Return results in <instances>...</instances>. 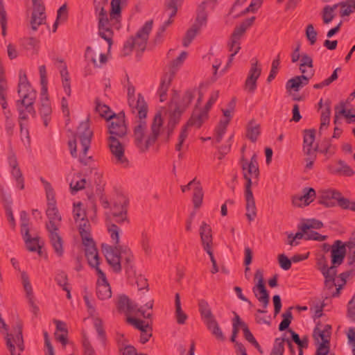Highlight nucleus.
<instances>
[{"label":"nucleus","mask_w":355,"mask_h":355,"mask_svg":"<svg viewBox=\"0 0 355 355\" xmlns=\"http://www.w3.org/2000/svg\"><path fill=\"white\" fill-rule=\"evenodd\" d=\"M49 232V237L50 243L54 250L55 253L59 257L63 256L64 248H63V240L60 235L58 234V231H54L51 230H47Z\"/></svg>","instance_id":"412c9836"},{"label":"nucleus","mask_w":355,"mask_h":355,"mask_svg":"<svg viewBox=\"0 0 355 355\" xmlns=\"http://www.w3.org/2000/svg\"><path fill=\"white\" fill-rule=\"evenodd\" d=\"M346 245L342 241L336 240L331 245V261L333 265H340L345 257Z\"/></svg>","instance_id":"dca6fc26"},{"label":"nucleus","mask_w":355,"mask_h":355,"mask_svg":"<svg viewBox=\"0 0 355 355\" xmlns=\"http://www.w3.org/2000/svg\"><path fill=\"white\" fill-rule=\"evenodd\" d=\"M320 325V322H318L313 331V337L317 343L319 342V338L322 340L327 337H331V326L330 324H326L322 330L319 327Z\"/></svg>","instance_id":"c9c22d12"},{"label":"nucleus","mask_w":355,"mask_h":355,"mask_svg":"<svg viewBox=\"0 0 355 355\" xmlns=\"http://www.w3.org/2000/svg\"><path fill=\"white\" fill-rule=\"evenodd\" d=\"M153 20L146 21L144 26L137 31L135 37L132 36L125 42L122 50L123 56L129 55L134 48H137L141 53L145 51L149 34L153 28Z\"/></svg>","instance_id":"20e7f679"},{"label":"nucleus","mask_w":355,"mask_h":355,"mask_svg":"<svg viewBox=\"0 0 355 355\" xmlns=\"http://www.w3.org/2000/svg\"><path fill=\"white\" fill-rule=\"evenodd\" d=\"M39 113L42 119L44 125L47 127L51 119L52 113V108L49 98H46V99L44 98L41 100Z\"/></svg>","instance_id":"bb28decb"},{"label":"nucleus","mask_w":355,"mask_h":355,"mask_svg":"<svg viewBox=\"0 0 355 355\" xmlns=\"http://www.w3.org/2000/svg\"><path fill=\"white\" fill-rule=\"evenodd\" d=\"M315 129H305L304 130V140H303V146H313V144L315 141Z\"/></svg>","instance_id":"5fc2aeb1"},{"label":"nucleus","mask_w":355,"mask_h":355,"mask_svg":"<svg viewBox=\"0 0 355 355\" xmlns=\"http://www.w3.org/2000/svg\"><path fill=\"white\" fill-rule=\"evenodd\" d=\"M12 175L16 180L17 187L22 190L24 189V179L22 173L19 167L12 168Z\"/></svg>","instance_id":"bf43d9fd"},{"label":"nucleus","mask_w":355,"mask_h":355,"mask_svg":"<svg viewBox=\"0 0 355 355\" xmlns=\"http://www.w3.org/2000/svg\"><path fill=\"white\" fill-rule=\"evenodd\" d=\"M331 102L329 100H327L325 102L326 108L322 112L321 117H320V131L323 128L324 126L328 127L330 122V115H331V108H330Z\"/></svg>","instance_id":"49530a36"},{"label":"nucleus","mask_w":355,"mask_h":355,"mask_svg":"<svg viewBox=\"0 0 355 355\" xmlns=\"http://www.w3.org/2000/svg\"><path fill=\"white\" fill-rule=\"evenodd\" d=\"M318 203L326 207L339 206L343 209H349L355 211V201L343 196L342 193L336 189L321 191L318 196Z\"/></svg>","instance_id":"39448f33"},{"label":"nucleus","mask_w":355,"mask_h":355,"mask_svg":"<svg viewBox=\"0 0 355 355\" xmlns=\"http://www.w3.org/2000/svg\"><path fill=\"white\" fill-rule=\"evenodd\" d=\"M198 309L201 318L205 323H206V321L207 320H211L215 318L208 302L205 300L202 299L198 301Z\"/></svg>","instance_id":"473e14b6"},{"label":"nucleus","mask_w":355,"mask_h":355,"mask_svg":"<svg viewBox=\"0 0 355 355\" xmlns=\"http://www.w3.org/2000/svg\"><path fill=\"white\" fill-rule=\"evenodd\" d=\"M116 305L118 311L124 313L127 316H129V315L136 311L137 306V304H134L125 294H121L118 296Z\"/></svg>","instance_id":"6ab92c4d"},{"label":"nucleus","mask_w":355,"mask_h":355,"mask_svg":"<svg viewBox=\"0 0 355 355\" xmlns=\"http://www.w3.org/2000/svg\"><path fill=\"white\" fill-rule=\"evenodd\" d=\"M301 87H303V85L302 84L301 80L297 76L288 80L286 85V89H293L295 92L299 91Z\"/></svg>","instance_id":"052dcab7"},{"label":"nucleus","mask_w":355,"mask_h":355,"mask_svg":"<svg viewBox=\"0 0 355 355\" xmlns=\"http://www.w3.org/2000/svg\"><path fill=\"white\" fill-rule=\"evenodd\" d=\"M260 135V126L258 124H254L253 121H250L247 127L246 137L252 142H255Z\"/></svg>","instance_id":"79ce46f5"},{"label":"nucleus","mask_w":355,"mask_h":355,"mask_svg":"<svg viewBox=\"0 0 355 355\" xmlns=\"http://www.w3.org/2000/svg\"><path fill=\"white\" fill-rule=\"evenodd\" d=\"M207 329L211 331V334L218 340L224 341L225 336H224L220 327L216 320L214 318L211 320L206 321L205 323Z\"/></svg>","instance_id":"2f4dec72"},{"label":"nucleus","mask_w":355,"mask_h":355,"mask_svg":"<svg viewBox=\"0 0 355 355\" xmlns=\"http://www.w3.org/2000/svg\"><path fill=\"white\" fill-rule=\"evenodd\" d=\"M17 93L21 98L16 101L19 121L27 120V113H29L32 117L36 118L37 114L33 105L36 100L37 92L33 89L26 73L22 70L19 71Z\"/></svg>","instance_id":"7ed1b4c3"},{"label":"nucleus","mask_w":355,"mask_h":355,"mask_svg":"<svg viewBox=\"0 0 355 355\" xmlns=\"http://www.w3.org/2000/svg\"><path fill=\"white\" fill-rule=\"evenodd\" d=\"M182 0H168L165 2L166 9L171 10V12L169 15V19L162 25L163 27L166 28L173 22V19H172V18L176 15L178 8L182 4Z\"/></svg>","instance_id":"7c9ffc66"},{"label":"nucleus","mask_w":355,"mask_h":355,"mask_svg":"<svg viewBox=\"0 0 355 355\" xmlns=\"http://www.w3.org/2000/svg\"><path fill=\"white\" fill-rule=\"evenodd\" d=\"M173 78V73H165L161 78L159 87L157 92L161 102H164L167 99V92Z\"/></svg>","instance_id":"4be33fe9"},{"label":"nucleus","mask_w":355,"mask_h":355,"mask_svg":"<svg viewBox=\"0 0 355 355\" xmlns=\"http://www.w3.org/2000/svg\"><path fill=\"white\" fill-rule=\"evenodd\" d=\"M347 317L352 321H355V293L347 304Z\"/></svg>","instance_id":"774afa93"},{"label":"nucleus","mask_w":355,"mask_h":355,"mask_svg":"<svg viewBox=\"0 0 355 355\" xmlns=\"http://www.w3.org/2000/svg\"><path fill=\"white\" fill-rule=\"evenodd\" d=\"M175 318L179 324H184L188 318L187 315L182 311L181 307L180 297L179 293L175 296Z\"/></svg>","instance_id":"4c0bfd02"},{"label":"nucleus","mask_w":355,"mask_h":355,"mask_svg":"<svg viewBox=\"0 0 355 355\" xmlns=\"http://www.w3.org/2000/svg\"><path fill=\"white\" fill-rule=\"evenodd\" d=\"M196 91V88L187 89L184 92L180 101L175 103V107L173 111H178L180 112V114L182 115L194 98Z\"/></svg>","instance_id":"b1692460"},{"label":"nucleus","mask_w":355,"mask_h":355,"mask_svg":"<svg viewBox=\"0 0 355 355\" xmlns=\"http://www.w3.org/2000/svg\"><path fill=\"white\" fill-rule=\"evenodd\" d=\"M203 199V191L202 188L200 186V182H197V185L193 189V203L196 209H198L202 202Z\"/></svg>","instance_id":"37998d69"},{"label":"nucleus","mask_w":355,"mask_h":355,"mask_svg":"<svg viewBox=\"0 0 355 355\" xmlns=\"http://www.w3.org/2000/svg\"><path fill=\"white\" fill-rule=\"evenodd\" d=\"M293 306H290L283 314H282V320L279 324V331H284L287 330L288 332L291 334V338H288V340L291 343H295L296 345L297 343H300V337L297 333L293 331L292 329L289 328V326L291 323V321L293 318L292 309Z\"/></svg>","instance_id":"ddd939ff"},{"label":"nucleus","mask_w":355,"mask_h":355,"mask_svg":"<svg viewBox=\"0 0 355 355\" xmlns=\"http://www.w3.org/2000/svg\"><path fill=\"white\" fill-rule=\"evenodd\" d=\"M200 28L197 24H194L191 28L187 31L185 36L182 41V45L187 47L196 37L197 33L200 31Z\"/></svg>","instance_id":"c03bdc74"},{"label":"nucleus","mask_w":355,"mask_h":355,"mask_svg":"<svg viewBox=\"0 0 355 355\" xmlns=\"http://www.w3.org/2000/svg\"><path fill=\"white\" fill-rule=\"evenodd\" d=\"M208 117L209 114L206 113V111L194 109L191 117L187 123V125L196 126V128H200Z\"/></svg>","instance_id":"393cba45"},{"label":"nucleus","mask_w":355,"mask_h":355,"mask_svg":"<svg viewBox=\"0 0 355 355\" xmlns=\"http://www.w3.org/2000/svg\"><path fill=\"white\" fill-rule=\"evenodd\" d=\"M114 242V246L106 245L105 248V258L106 261L112 268V270L116 273H119L122 269L121 260L123 256L128 257L132 255V253L130 248L127 246L120 245Z\"/></svg>","instance_id":"0eeeda50"},{"label":"nucleus","mask_w":355,"mask_h":355,"mask_svg":"<svg viewBox=\"0 0 355 355\" xmlns=\"http://www.w3.org/2000/svg\"><path fill=\"white\" fill-rule=\"evenodd\" d=\"M38 40L35 37H28L24 39L22 41V46L26 50H37L38 48Z\"/></svg>","instance_id":"69168bd1"},{"label":"nucleus","mask_w":355,"mask_h":355,"mask_svg":"<svg viewBox=\"0 0 355 355\" xmlns=\"http://www.w3.org/2000/svg\"><path fill=\"white\" fill-rule=\"evenodd\" d=\"M95 103L96 111L106 121H110L116 116V114L112 112L110 107L105 104H102L98 98H96Z\"/></svg>","instance_id":"c756f323"},{"label":"nucleus","mask_w":355,"mask_h":355,"mask_svg":"<svg viewBox=\"0 0 355 355\" xmlns=\"http://www.w3.org/2000/svg\"><path fill=\"white\" fill-rule=\"evenodd\" d=\"M7 89L8 85L6 79H0V104L4 110L8 108V103L6 101Z\"/></svg>","instance_id":"3c124183"},{"label":"nucleus","mask_w":355,"mask_h":355,"mask_svg":"<svg viewBox=\"0 0 355 355\" xmlns=\"http://www.w3.org/2000/svg\"><path fill=\"white\" fill-rule=\"evenodd\" d=\"M200 236L202 247L207 245H212L213 238L211 228L206 222L202 221L200 227Z\"/></svg>","instance_id":"c85d7f7f"},{"label":"nucleus","mask_w":355,"mask_h":355,"mask_svg":"<svg viewBox=\"0 0 355 355\" xmlns=\"http://www.w3.org/2000/svg\"><path fill=\"white\" fill-rule=\"evenodd\" d=\"M90 223L87 218H81L78 226V231L82 239L83 244L85 245V254L88 260L98 258V249L94 239L90 234Z\"/></svg>","instance_id":"6e6552de"},{"label":"nucleus","mask_w":355,"mask_h":355,"mask_svg":"<svg viewBox=\"0 0 355 355\" xmlns=\"http://www.w3.org/2000/svg\"><path fill=\"white\" fill-rule=\"evenodd\" d=\"M187 57V53L186 51H182L176 59L173 60L170 65V73H173V76H175V73L178 67L183 64Z\"/></svg>","instance_id":"8fccbe9b"},{"label":"nucleus","mask_w":355,"mask_h":355,"mask_svg":"<svg viewBox=\"0 0 355 355\" xmlns=\"http://www.w3.org/2000/svg\"><path fill=\"white\" fill-rule=\"evenodd\" d=\"M128 200H123L120 202V212H113L112 214L105 213V223L107 231L110 234L112 241L116 243L119 242V227L114 223L122 224L125 222L129 223L128 218Z\"/></svg>","instance_id":"423d86ee"},{"label":"nucleus","mask_w":355,"mask_h":355,"mask_svg":"<svg viewBox=\"0 0 355 355\" xmlns=\"http://www.w3.org/2000/svg\"><path fill=\"white\" fill-rule=\"evenodd\" d=\"M89 266L95 268L98 279L96 282V295L101 300L109 299L112 296L111 287L107 280L106 275L99 268L100 257L87 261Z\"/></svg>","instance_id":"1a4fd4ad"},{"label":"nucleus","mask_w":355,"mask_h":355,"mask_svg":"<svg viewBox=\"0 0 355 355\" xmlns=\"http://www.w3.org/2000/svg\"><path fill=\"white\" fill-rule=\"evenodd\" d=\"M181 115L178 111H173L170 114L169 120L167 125V137L166 141L168 142L171 136L173 135L175 126L179 123Z\"/></svg>","instance_id":"f704fd0d"},{"label":"nucleus","mask_w":355,"mask_h":355,"mask_svg":"<svg viewBox=\"0 0 355 355\" xmlns=\"http://www.w3.org/2000/svg\"><path fill=\"white\" fill-rule=\"evenodd\" d=\"M21 233L24 241H30V233L28 227L29 218L27 212L24 210L20 212Z\"/></svg>","instance_id":"72a5a7b5"},{"label":"nucleus","mask_w":355,"mask_h":355,"mask_svg":"<svg viewBox=\"0 0 355 355\" xmlns=\"http://www.w3.org/2000/svg\"><path fill=\"white\" fill-rule=\"evenodd\" d=\"M207 1H202L196 10V18L195 24L199 26L200 28L202 25H205L207 21V13L206 12V4Z\"/></svg>","instance_id":"e433bc0d"},{"label":"nucleus","mask_w":355,"mask_h":355,"mask_svg":"<svg viewBox=\"0 0 355 355\" xmlns=\"http://www.w3.org/2000/svg\"><path fill=\"white\" fill-rule=\"evenodd\" d=\"M46 214L49 220V223L46 225V230L59 231L58 225L56 224V221L60 223L62 220V217L59 214L57 206H48Z\"/></svg>","instance_id":"aec40b11"},{"label":"nucleus","mask_w":355,"mask_h":355,"mask_svg":"<svg viewBox=\"0 0 355 355\" xmlns=\"http://www.w3.org/2000/svg\"><path fill=\"white\" fill-rule=\"evenodd\" d=\"M252 291L259 302L261 303L263 308L266 309L270 300L269 293L266 289V284H262L261 282L256 284L252 288Z\"/></svg>","instance_id":"5701e85b"},{"label":"nucleus","mask_w":355,"mask_h":355,"mask_svg":"<svg viewBox=\"0 0 355 355\" xmlns=\"http://www.w3.org/2000/svg\"><path fill=\"white\" fill-rule=\"evenodd\" d=\"M31 241H24L26 245V248L30 252H36L37 251L38 253L41 254V247L38 244L39 241V237H34L32 238L30 236Z\"/></svg>","instance_id":"0e129e2a"},{"label":"nucleus","mask_w":355,"mask_h":355,"mask_svg":"<svg viewBox=\"0 0 355 355\" xmlns=\"http://www.w3.org/2000/svg\"><path fill=\"white\" fill-rule=\"evenodd\" d=\"M107 141L108 147L115 159V163L121 164L123 167H128L129 161L125 156V147L119 141V139L114 136H110Z\"/></svg>","instance_id":"9b49d317"},{"label":"nucleus","mask_w":355,"mask_h":355,"mask_svg":"<svg viewBox=\"0 0 355 355\" xmlns=\"http://www.w3.org/2000/svg\"><path fill=\"white\" fill-rule=\"evenodd\" d=\"M323 227V223L317 219H311V223H302L298 225V229L302 230L304 232H306V230H309L311 228L319 230Z\"/></svg>","instance_id":"4d7b16f0"},{"label":"nucleus","mask_w":355,"mask_h":355,"mask_svg":"<svg viewBox=\"0 0 355 355\" xmlns=\"http://www.w3.org/2000/svg\"><path fill=\"white\" fill-rule=\"evenodd\" d=\"M128 132V128L125 123L112 121L108 125V133L110 136H114L118 139L123 138Z\"/></svg>","instance_id":"a878e982"},{"label":"nucleus","mask_w":355,"mask_h":355,"mask_svg":"<svg viewBox=\"0 0 355 355\" xmlns=\"http://www.w3.org/2000/svg\"><path fill=\"white\" fill-rule=\"evenodd\" d=\"M227 48L229 51L232 52L230 55L228 61L227 63V66H229L232 64L234 57L239 53L241 49V42L236 41V44L232 43V39H230V41L227 43Z\"/></svg>","instance_id":"de8ad7c7"},{"label":"nucleus","mask_w":355,"mask_h":355,"mask_svg":"<svg viewBox=\"0 0 355 355\" xmlns=\"http://www.w3.org/2000/svg\"><path fill=\"white\" fill-rule=\"evenodd\" d=\"M261 68L259 65L258 60L257 59H252L250 69L245 81L244 89L249 93H254L257 87V80L261 76Z\"/></svg>","instance_id":"f8f14e48"},{"label":"nucleus","mask_w":355,"mask_h":355,"mask_svg":"<svg viewBox=\"0 0 355 355\" xmlns=\"http://www.w3.org/2000/svg\"><path fill=\"white\" fill-rule=\"evenodd\" d=\"M315 198V191L311 187H305L302 189L301 196H295L293 197V204L296 207L309 205Z\"/></svg>","instance_id":"a211bd4d"},{"label":"nucleus","mask_w":355,"mask_h":355,"mask_svg":"<svg viewBox=\"0 0 355 355\" xmlns=\"http://www.w3.org/2000/svg\"><path fill=\"white\" fill-rule=\"evenodd\" d=\"M121 0H112L111 1V8L110 12V20H116L119 21V19L121 18Z\"/></svg>","instance_id":"a18cd8bd"},{"label":"nucleus","mask_w":355,"mask_h":355,"mask_svg":"<svg viewBox=\"0 0 355 355\" xmlns=\"http://www.w3.org/2000/svg\"><path fill=\"white\" fill-rule=\"evenodd\" d=\"M125 261L123 263V268L125 270V272L128 274L129 277L135 276L136 270L134 266V256L133 254L129 255L128 257H125Z\"/></svg>","instance_id":"09e8293b"},{"label":"nucleus","mask_w":355,"mask_h":355,"mask_svg":"<svg viewBox=\"0 0 355 355\" xmlns=\"http://www.w3.org/2000/svg\"><path fill=\"white\" fill-rule=\"evenodd\" d=\"M80 142L82 146V153L79 157V161L85 167L81 170L85 177H89L94 173V182L96 184V191H101V179L103 175L98 172L92 156L86 157L87 153L90 148L93 132L90 130L89 119L82 121L78 127Z\"/></svg>","instance_id":"f03ea898"},{"label":"nucleus","mask_w":355,"mask_h":355,"mask_svg":"<svg viewBox=\"0 0 355 355\" xmlns=\"http://www.w3.org/2000/svg\"><path fill=\"white\" fill-rule=\"evenodd\" d=\"M55 281L62 289L64 287H67L69 286L68 284V276L64 271H59L57 272L55 277Z\"/></svg>","instance_id":"e2e57ef3"},{"label":"nucleus","mask_w":355,"mask_h":355,"mask_svg":"<svg viewBox=\"0 0 355 355\" xmlns=\"http://www.w3.org/2000/svg\"><path fill=\"white\" fill-rule=\"evenodd\" d=\"M244 179L245 180V198L246 201V206L250 208H256L255 200L252 191V178L246 173H244Z\"/></svg>","instance_id":"cd10ccee"},{"label":"nucleus","mask_w":355,"mask_h":355,"mask_svg":"<svg viewBox=\"0 0 355 355\" xmlns=\"http://www.w3.org/2000/svg\"><path fill=\"white\" fill-rule=\"evenodd\" d=\"M286 343L288 347V351L291 355H295V349L293 343L288 340V338L281 337L276 338L270 352V355H284V344Z\"/></svg>","instance_id":"f3484780"},{"label":"nucleus","mask_w":355,"mask_h":355,"mask_svg":"<svg viewBox=\"0 0 355 355\" xmlns=\"http://www.w3.org/2000/svg\"><path fill=\"white\" fill-rule=\"evenodd\" d=\"M135 107L138 110L139 121L133 130L135 144L139 150L144 153L148 150L149 147L153 145L157 141L159 135L160 128L163 124V120L160 113H157L155 115L150 127L151 134L147 137L145 142H144L145 131L147 128L145 119L147 116L148 105L144 96L141 94H138L137 100L135 103Z\"/></svg>","instance_id":"f257e3e1"},{"label":"nucleus","mask_w":355,"mask_h":355,"mask_svg":"<svg viewBox=\"0 0 355 355\" xmlns=\"http://www.w3.org/2000/svg\"><path fill=\"white\" fill-rule=\"evenodd\" d=\"M33 6V10L31 15V24L33 31H37L40 25L45 20L44 6L42 0H31Z\"/></svg>","instance_id":"4468645a"},{"label":"nucleus","mask_w":355,"mask_h":355,"mask_svg":"<svg viewBox=\"0 0 355 355\" xmlns=\"http://www.w3.org/2000/svg\"><path fill=\"white\" fill-rule=\"evenodd\" d=\"M21 279H22V284L24 286V291L26 294V297H28V300H30L31 299H33V292L32 286L30 283L29 278H28V275L25 272H23L21 274Z\"/></svg>","instance_id":"13d9d810"},{"label":"nucleus","mask_w":355,"mask_h":355,"mask_svg":"<svg viewBox=\"0 0 355 355\" xmlns=\"http://www.w3.org/2000/svg\"><path fill=\"white\" fill-rule=\"evenodd\" d=\"M341 7L340 11V17L349 16L355 11V0H346L339 3Z\"/></svg>","instance_id":"58836bf2"},{"label":"nucleus","mask_w":355,"mask_h":355,"mask_svg":"<svg viewBox=\"0 0 355 355\" xmlns=\"http://www.w3.org/2000/svg\"><path fill=\"white\" fill-rule=\"evenodd\" d=\"M98 35L105 40L111 46L113 40L114 32L112 29L110 20L107 17V13L103 7H101L98 15Z\"/></svg>","instance_id":"9d476101"},{"label":"nucleus","mask_w":355,"mask_h":355,"mask_svg":"<svg viewBox=\"0 0 355 355\" xmlns=\"http://www.w3.org/2000/svg\"><path fill=\"white\" fill-rule=\"evenodd\" d=\"M229 124V119L220 120L218 125L216 129V141L217 143H220L223 139V135H225L227 129V126Z\"/></svg>","instance_id":"864d4df0"},{"label":"nucleus","mask_w":355,"mask_h":355,"mask_svg":"<svg viewBox=\"0 0 355 355\" xmlns=\"http://www.w3.org/2000/svg\"><path fill=\"white\" fill-rule=\"evenodd\" d=\"M280 64V53H279L275 59L273 60L271 65V69L269 73V76L267 78V82L270 83L272 80H273L277 73Z\"/></svg>","instance_id":"6e6d98bb"},{"label":"nucleus","mask_w":355,"mask_h":355,"mask_svg":"<svg viewBox=\"0 0 355 355\" xmlns=\"http://www.w3.org/2000/svg\"><path fill=\"white\" fill-rule=\"evenodd\" d=\"M245 31L246 29L243 25L240 24L239 26H236L230 37L232 39V43L236 44V41L241 42V38Z\"/></svg>","instance_id":"680f3d73"},{"label":"nucleus","mask_w":355,"mask_h":355,"mask_svg":"<svg viewBox=\"0 0 355 355\" xmlns=\"http://www.w3.org/2000/svg\"><path fill=\"white\" fill-rule=\"evenodd\" d=\"M317 35L318 33L315 31L313 25L312 24H309L306 28V37L311 45L315 43Z\"/></svg>","instance_id":"338daca9"},{"label":"nucleus","mask_w":355,"mask_h":355,"mask_svg":"<svg viewBox=\"0 0 355 355\" xmlns=\"http://www.w3.org/2000/svg\"><path fill=\"white\" fill-rule=\"evenodd\" d=\"M241 164L243 173H246L250 178H259V169L257 157L255 153L252 156L250 162L243 156L241 158Z\"/></svg>","instance_id":"2eb2a0df"},{"label":"nucleus","mask_w":355,"mask_h":355,"mask_svg":"<svg viewBox=\"0 0 355 355\" xmlns=\"http://www.w3.org/2000/svg\"><path fill=\"white\" fill-rule=\"evenodd\" d=\"M338 165L340 166L339 168H338L336 170V173H339L340 175L347 176V177H351L354 175V170L347 165L344 161L339 160L338 162Z\"/></svg>","instance_id":"603ef678"},{"label":"nucleus","mask_w":355,"mask_h":355,"mask_svg":"<svg viewBox=\"0 0 355 355\" xmlns=\"http://www.w3.org/2000/svg\"><path fill=\"white\" fill-rule=\"evenodd\" d=\"M336 148L331 144L330 139H324L321 143V147L319 148V152L330 157L336 153Z\"/></svg>","instance_id":"ea45409f"},{"label":"nucleus","mask_w":355,"mask_h":355,"mask_svg":"<svg viewBox=\"0 0 355 355\" xmlns=\"http://www.w3.org/2000/svg\"><path fill=\"white\" fill-rule=\"evenodd\" d=\"M338 6H340L339 3L334 4L332 6L327 5L323 8L322 12V17L324 24H329L334 19L335 17L334 11L337 8Z\"/></svg>","instance_id":"a19ab883"}]
</instances>
